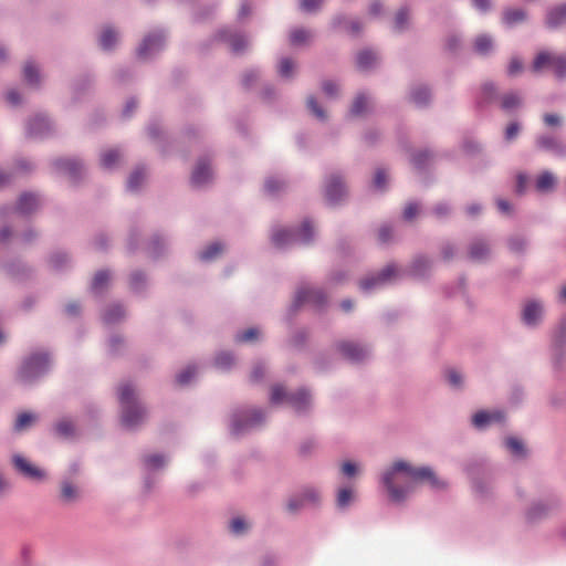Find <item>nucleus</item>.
<instances>
[{
  "mask_svg": "<svg viewBox=\"0 0 566 566\" xmlns=\"http://www.w3.org/2000/svg\"><path fill=\"white\" fill-rule=\"evenodd\" d=\"M380 483L395 504L403 503L417 484H427L433 491L448 488V482L439 478L431 467H413L403 460L395 461L386 468L380 474Z\"/></svg>",
  "mask_w": 566,
  "mask_h": 566,
  "instance_id": "f257e3e1",
  "label": "nucleus"
},
{
  "mask_svg": "<svg viewBox=\"0 0 566 566\" xmlns=\"http://www.w3.org/2000/svg\"><path fill=\"white\" fill-rule=\"evenodd\" d=\"M122 426L127 430H136L147 419V410L137 398L135 388L130 384H123L118 388Z\"/></svg>",
  "mask_w": 566,
  "mask_h": 566,
  "instance_id": "f03ea898",
  "label": "nucleus"
},
{
  "mask_svg": "<svg viewBox=\"0 0 566 566\" xmlns=\"http://www.w3.org/2000/svg\"><path fill=\"white\" fill-rule=\"evenodd\" d=\"M315 237V228L311 220L305 219L298 227L275 226L271 230V242L279 250L296 244L307 245Z\"/></svg>",
  "mask_w": 566,
  "mask_h": 566,
  "instance_id": "7ed1b4c3",
  "label": "nucleus"
},
{
  "mask_svg": "<svg viewBox=\"0 0 566 566\" xmlns=\"http://www.w3.org/2000/svg\"><path fill=\"white\" fill-rule=\"evenodd\" d=\"M51 366L49 352L34 350L22 359L17 371V381L23 386H32L49 374Z\"/></svg>",
  "mask_w": 566,
  "mask_h": 566,
  "instance_id": "20e7f679",
  "label": "nucleus"
},
{
  "mask_svg": "<svg viewBox=\"0 0 566 566\" xmlns=\"http://www.w3.org/2000/svg\"><path fill=\"white\" fill-rule=\"evenodd\" d=\"M270 401L272 405L287 403L296 413L305 415L313 405L312 394L306 388L287 391L282 385H274L271 389Z\"/></svg>",
  "mask_w": 566,
  "mask_h": 566,
  "instance_id": "39448f33",
  "label": "nucleus"
},
{
  "mask_svg": "<svg viewBox=\"0 0 566 566\" xmlns=\"http://www.w3.org/2000/svg\"><path fill=\"white\" fill-rule=\"evenodd\" d=\"M562 506L560 496L554 491H547L531 501L524 511L526 524L535 525L548 518Z\"/></svg>",
  "mask_w": 566,
  "mask_h": 566,
  "instance_id": "423d86ee",
  "label": "nucleus"
},
{
  "mask_svg": "<svg viewBox=\"0 0 566 566\" xmlns=\"http://www.w3.org/2000/svg\"><path fill=\"white\" fill-rule=\"evenodd\" d=\"M266 419L265 412L255 407H240L233 410L230 419V431L235 437L244 436L260 428Z\"/></svg>",
  "mask_w": 566,
  "mask_h": 566,
  "instance_id": "0eeeda50",
  "label": "nucleus"
},
{
  "mask_svg": "<svg viewBox=\"0 0 566 566\" xmlns=\"http://www.w3.org/2000/svg\"><path fill=\"white\" fill-rule=\"evenodd\" d=\"M495 102H499L503 112L513 113L523 106V96L518 91H509L500 95L493 82H485L481 87L479 103L488 105Z\"/></svg>",
  "mask_w": 566,
  "mask_h": 566,
  "instance_id": "6e6552de",
  "label": "nucleus"
},
{
  "mask_svg": "<svg viewBox=\"0 0 566 566\" xmlns=\"http://www.w3.org/2000/svg\"><path fill=\"white\" fill-rule=\"evenodd\" d=\"M546 305L542 298L530 297L522 303L520 319L528 329L538 328L545 319Z\"/></svg>",
  "mask_w": 566,
  "mask_h": 566,
  "instance_id": "1a4fd4ad",
  "label": "nucleus"
},
{
  "mask_svg": "<svg viewBox=\"0 0 566 566\" xmlns=\"http://www.w3.org/2000/svg\"><path fill=\"white\" fill-rule=\"evenodd\" d=\"M319 503V490L315 486L306 485L289 496L285 507L290 514H296L303 509L317 506Z\"/></svg>",
  "mask_w": 566,
  "mask_h": 566,
  "instance_id": "9d476101",
  "label": "nucleus"
},
{
  "mask_svg": "<svg viewBox=\"0 0 566 566\" xmlns=\"http://www.w3.org/2000/svg\"><path fill=\"white\" fill-rule=\"evenodd\" d=\"M167 33L163 29H156L144 36L137 48V57L142 61H150L160 53L166 44Z\"/></svg>",
  "mask_w": 566,
  "mask_h": 566,
  "instance_id": "9b49d317",
  "label": "nucleus"
},
{
  "mask_svg": "<svg viewBox=\"0 0 566 566\" xmlns=\"http://www.w3.org/2000/svg\"><path fill=\"white\" fill-rule=\"evenodd\" d=\"M400 273L394 263L387 264L377 273L366 276L359 282V289L369 293L398 281Z\"/></svg>",
  "mask_w": 566,
  "mask_h": 566,
  "instance_id": "f8f14e48",
  "label": "nucleus"
},
{
  "mask_svg": "<svg viewBox=\"0 0 566 566\" xmlns=\"http://www.w3.org/2000/svg\"><path fill=\"white\" fill-rule=\"evenodd\" d=\"M335 349L352 364H361L370 359L371 347L365 343L355 340H342L336 343Z\"/></svg>",
  "mask_w": 566,
  "mask_h": 566,
  "instance_id": "ddd939ff",
  "label": "nucleus"
},
{
  "mask_svg": "<svg viewBox=\"0 0 566 566\" xmlns=\"http://www.w3.org/2000/svg\"><path fill=\"white\" fill-rule=\"evenodd\" d=\"M464 471L472 482V490L476 497L488 499L493 491L492 483L484 479V469L479 461H470L465 464Z\"/></svg>",
  "mask_w": 566,
  "mask_h": 566,
  "instance_id": "4468645a",
  "label": "nucleus"
},
{
  "mask_svg": "<svg viewBox=\"0 0 566 566\" xmlns=\"http://www.w3.org/2000/svg\"><path fill=\"white\" fill-rule=\"evenodd\" d=\"M326 302L327 297L321 289L301 285L295 292L290 311L295 312L303 304H311L316 308H322L325 306Z\"/></svg>",
  "mask_w": 566,
  "mask_h": 566,
  "instance_id": "2eb2a0df",
  "label": "nucleus"
},
{
  "mask_svg": "<svg viewBox=\"0 0 566 566\" xmlns=\"http://www.w3.org/2000/svg\"><path fill=\"white\" fill-rule=\"evenodd\" d=\"M40 206L39 197L35 193L24 192L20 196L17 206L0 207V219H6L11 213H20L23 216L34 212Z\"/></svg>",
  "mask_w": 566,
  "mask_h": 566,
  "instance_id": "dca6fc26",
  "label": "nucleus"
},
{
  "mask_svg": "<svg viewBox=\"0 0 566 566\" xmlns=\"http://www.w3.org/2000/svg\"><path fill=\"white\" fill-rule=\"evenodd\" d=\"M27 135L33 138H45L54 133V124L45 114L32 116L25 125Z\"/></svg>",
  "mask_w": 566,
  "mask_h": 566,
  "instance_id": "f3484780",
  "label": "nucleus"
},
{
  "mask_svg": "<svg viewBox=\"0 0 566 566\" xmlns=\"http://www.w3.org/2000/svg\"><path fill=\"white\" fill-rule=\"evenodd\" d=\"M325 198L326 200L335 205L339 202L346 195V185L344 178L338 172H333L325 179Z\"/></svg>",
  "mask_w": 566,
  "mask_h": 566,
  "instance_id": "a211bd4d",
  "label": "nucleus"
},
{
  "mask_svg": "<svg viewBox=\"0 0 566 566\" xmlns=\"http://www.w3.org/2000/svg\"><path fill=\"white\" fill-rule=\"evenodd\" d=\"M53 167L74 182L78 181L85 172L83 161L77 158H57L53 161Z\"/></svg>",
  "mask_w": 566,
  "mask_h": 566,
  "instance_id": "6ab92c4d",
  "label": "nucleus"
},
{
  "mask_svg": "<svg viewBox=\"0 0 566 566\" xmlns=\"http://www.w3.org/2000/svg\"><path fill=\"white\" fill-rule=\"evenodd\" d=\"M168 463V458L161 453H151L143 457V464L146 472L145 476V489L150 490L155 484L151 474L163 470Z\"/></svg>",
  "mask_w": 566,
  "mask_h": 566,
  "instance_id": "aec40b11",
  "label": "nucleus"
},
{
  "mask_svg": "<svg viewBox=\"0 0 566 566\" xmlns=\"http://www.w3.org/2000/svg\"><path fill=\"white\" fill-rule=\"evenodd\" d=\"M505 413L500 409L480 410L472 416V426L480 431L486 430L492 424L503 423Z\"/></svg>",
  "mask_w": 566,
  "mask_h": 566,
  "instance_id": "412c9836",
  "label": "nucleus"
},
{
  "mask_svg": "<svg viewBox=\"0 0 566 566\" xmlns=\"http://www.w3.org/2000/svg\"><path fill=\"white\" fill-rule=\"evenodd\" d=\"M216 38L219 41L228 43L231 51L235 54L242 53L250 44L249 39L244 34L234 32L230 28L220 29Z\"/></svg>",
  "mask_w": 566,
  "mask_h": 566,
  "instance_id": "4be33fe9",
  "label": "nucleus"
},
{
  "mask_svg": "<svg viewBox=\"0 0 566 566\" xmlns=\"http://www.w3.org/2000/svg\"><path fill=\"white\" fill-rule=\"evenodd\" d=\"M535 145L538 149L551 153L555 157H566V145L562 139L551 134L538 135Z\"/></svg>",
  "mask_w": 566,
  "mask_h": 566,
  "instance_id": "5701e85b",
  "label": "nucleus"
},
{
  "mask_svg": "<svg viewBox=\"0 0 566 566\" xmlns=\"http://www.w3.org/2000/svg\"><path fill=\"white\" fill-rule=\"evenodd\" d=\"M122 38L118 28L113 24H105L98 34V45L105 52H112L116 49Z\"/></svg>",
  "mask_w": 566,
  "mask_h": 566,
  "instance_id": "b1692460",
  "label": "nucleus"
},
{
  "mask_svg": "<svg viewBox=\"0 0 566 566\" xmlns=\"http://www.w3.org/2000/svg\"><path fill=\"white\" fill-rule=\"evenodd\" d=\"M12 464L14 469L22 474L23 476L31 480H42L45 476V473L40 468L34 467L21 454L12 455Z\"/></svg>",
  "mask_w": 566,
  "mask_h": 566,
  "instance_id": "393cba45",
  "label": "nucleus"
},
{
  "mask_svg": "<svg viewBox=\"0 0 566 566\" xmlns=\"http://www.w3.org/2000/svg\"><path fill=\"white\" fill-rule=\"evenodd\" d=\"M212 180V169L207 158H200L191 174V185L202 188Z\"/></svg>",
  "mask_w": 566,
  "mask_h": 566,
  "instance_id": "a878e982",
  "label": "nucleus"
},
{
  "mask_svg": "<svg viewBox=\"0 0 566 566\" xmlns=\"http://www.w3.org/2000/svg\"><path fill=\"white\" fill-rule=\"evenodd\" d=\"M470 260L474 262H485L491 255V243L488 239L479 237L474 238L468 250Z\"/></svg>",
  "mask_w": 566,
  "mask_h": 566,
  "instance_id": "bb28decb",
  "label": "nucleus"
},
{
  "mask_svg": "<svg viewBox=\"0 0 566 566\" xmlns=\"http://www.w3.org/2000/svg\"><path fill=\"white\" fill-rule=\"evenodd\" d=\"M433 261L426 255L416 256L408 268V273L418 280H423L431 273Z\"/></svg>",
  "mask_w": 566,
  "mask_h": 566,
  "instance_id": "cd10ccee",
  "label": "nucleus"
},
{
  "mask_svg": "<svg viewBox=\"0 0 566 566\" xmlns=\"http://www.w3.org/2000/svg\"><path fill=\"white\" fill-rule=\"evenodd\" d=\"M123 157V153L119 148H107L101 151L99 155V166L107 171H113Z\"/></svg>",
  "mask_w": 566,
  "mask_h": 566,
  "instance_id": "c85d7f7f",
  "label": "nucleus"
},
{
  "mask_svg": "<svg viewBox=\"0 0 566 566\" xmlns=\"http://www.w3.org/2000/svg\"><path fill=\"white\" fill-rule=\"evenodd\" d=\"M409 99L418 108L428 106L431 101L430 88L423 84L412 86L409 93Z\"/></svg>",
  "mask_w": 566,
  "mask_h": 566,
  "instance_id": "c756f323",
  "label": "nucleus"
},
{
  "mask_svg": "<svg viewBox=\"0 0 566 566\" xmlns=\"http://www.w3.org/2000/svg\"><path fill=\"white\" fill-rule=\"evenodd\" d=\"M22 75H23L24 82L29 86L34 87V88H39L41 86L42 74H41L40 67L38 66V64L34 61L30 60V61L25 62L23 70H22Z\"/></svg>",
  "mask_w": 566,
  "mask_h": 566,
  "instance_id": "7c9ffc66",
  "label": "nucleus"
},
{
  "mask_svg": "<svg viewBox=\"0 0 566 566\" xmlns=\"http://www.w3.org/2000/svg\"><path fill=\"white\" fill-rule=\"evenodd\" d=\"M473 50L480 56H489L494 51V40L490 34L483 33L475 36Z\"/></svg>",
  "mask_w": 566,
  "mask_h": 566,
  "instance_id": "2f4dec72",
  "label": "nucleus"
},
{
  "mask_svg": "<svg viewBox=\"0 0 566 566\" xmlns=\"http://www.w3.org/2000/svg\"><path fill=\"white\" fill-rule=\"evenodd\" d=\"M126 317V311L119 303H114L105 308L102 319L107 325H114L122 322Z\"/></svg>",
  "mask_w": 566,
  "mask_h": 566,
  "instance_id": "473e14b6",
  "label": "nucleus"
},
{
  "mask_svg": "<svg viewBox=\"0 0 566 566\" xmlns=\"http://www.w3.org/2000/svg\"><path fill=\"white\" fill-rule=\"evenodd\" d=\"M112 274L108 270H99L94 275L91 283V292L95 295H102L109 286Z\"/></svg>",
  "mask_w": 566,
  "mask_h": 566,
  "instance_id": "72a5a7b5",
  "label": "nucleus"
},
{
  "mask_svg": "<svg viewBox=\"0 0 566 566\" xmlns=\"http://www.w3.org/2000/svg\"><path fill=\"white\" fill-rule=\"evenodd\" d=\"M557 57L558 54H554L546 50L538 52L532 63V71L534 73H541L544 69L553 67L554 61Z\"/></svg>",
  "mask_w": 566,
  "mask_h": 566,
  "instance_id": "f704fd0d",
  "label": "nucleus"
},
{
  "mask_svg": "<svg viewBox=\"0 0 566 566\" xmlns=\"http://www.w3.org/2000/svg\"><path fill=\"white\" fill-rule=\"evenodd\" d=\"M566 23V2L548 10L546 14V24L551 29H556Z\"/></svg>",
  "mask_w": 566,
  "mask_h": 566,
  "instance_id": "c9c22d12",
  "label": "nucleus"
},
{
  "mask_svg": "<svg viewBox=\"0 0 566 566\" xmlns=\"http://www.w3.org/2000/svg\"><path fill=\"white\" fill-rule=\"evenodd\" d=\"M147 176L146 168L144 166H137L128 176L126 181V189L129 192H137Z\"/></svg>",
  "mask_w": 566,
  "mask_h": 566,
  "instance_id": "e433bc0d",
  "label": "nucleus"
},
{
  "mask_svg": "<svg viewBox=\"0 0 566 566\" xmlns=\"http://www.w3.org/2000/svg\"><path fill=\"white\" fill-rule=\"evenodd\" d=\"M287 188L286 180L281 176H270L265 179L264 190L271 197H276Z\"/></svg>",
  "mask_w": 566,
  "mask_h": 566,
  "instance_id": "4c0bfd02",
  "label": "nucleus"
},
{
  "mask_svg": "<svg viewBox=\"0 0 566 566\" xmlns=\"http://www.w3.org/2000/svg\"><path fill=\"white\" fill-rule=\"evenodd\" d=\"M53 431L63 439H72L75 437L76 428L72 419L65 417L55 422Z\"/></svg>",
  "mask_w": 566,
  "mask_h": 566,
  "instance_id": "58836bf2",
  "label": "nucleus"
},
{
  "mask_svg": "<svg viewBox=\"0 0 566 566\" xmlns=\"http://www.w3.org/2000/svg\"><path fill=\"white\" fill-rule=\"evenodd\" d=\"M526 11L521 8H509L505 9L502 15V22L509 27L513 28L526 20Z\"/></svg>",
  "mask_w": 566,
  "mask_h": 566,
  "instance_id": "ea45409f",
  "label": "nucleus"
},
{
  "mask_svg": "<svg viewBox=\"0 0 566 566\" xmlns=\"http://www.w3.org/2000/svg\"><path fill=\"white\" fill-rule=\"evenodd\" d=\"M224 250L221 242H212L198 253L200 261L208 263L218 259Z\"/></svg>",
  "mask_w": 566,
  "mask_h": 566,
  "instance_id": "a19ab883",
  "label": "nucleus"
},
{
  "mask_svg": "<svg viewBox=\"0 0 566 566\" xmlns=\"http://www.w3.org/2000/svg\"><path fill=\"white\" fill-rule=\"evenodd\" d=\"M376 62H377L376 53L368 49L361 50L356 56L357 67L361 71L370 70L371 67H374Z\"/></svg>",
  "mask_w": 566,
  "mask_h": 566,
  "instance_id": "79ce46f5",
  "label": "nucleus"
},
{
  "mask_svg": "<svg viewBox=\"0 0 566 566\" xmlns=\"http://www.w3.org/2000/svg\"><path fill=\"white\" fill-rule=\"evenodd\" d=\"M148 286V280L144 272L136 270L132 272L129 277V287L134 293L140 294Z\"/></svg>",
  "mask_w": 566,
  "mask_h": 566,
  "instance_id": "37998d69",
  "label": "nucleus"
},
{
  "mask_svg": "<svg viewBox=\"0 0 566 566\" xmlns=\"http://www.w3.org/2000/svg\"><path fill=\"white\" fill-rule=\"evenodd\" d=\"M49 263L55 271H63L70 266L71 259L66 252L56 251L49 256Z\"/></svg>",
  "mask_w": 566,
  "mask_h": 566,
  "instance_id": "c03bdc74",
  "label": "nucleus"
},
{
  "mask_svg": "<svg viewBox=\"0 0 566 566\" xmlns=\"http://www.w3.org/2000/svg\"><path fill=\"white\" fill-rule=\"evenodd\" d=\"M296 71V64L291 57H281L277 63V74L283 80L293 78Z\"/></svg>",
  "mask_w": 566,
  "mask_h": 566,
  "instance_id": "a18cd8bd",
  "label": "nucleus"
},
{
  "mask_svg": "<svg viewBox=\"0 0 566 566\" xmlns=\"http://www.w3.org/2000/svg\"><path fill=\"white\" fill-rule=\"evenodd\" d=\"M36 418L38 416L32 412H22L18 415L13 424L14 432H23L30 429L34 421L36 420Z\"/></svg>",
  "mask_w": 566,
  "mask_h": 566,
  "instance_id": "49530a36",
  "label": "nucleus"
},
{
  "mask_svg": "<svg viewBox=\"0 0 566 566\" xmlns=\"http://www.w3.org/2000/svg\"><path fill=\"white\" fill-rule=\"evenodd\" d=\"M234 356L232 353L230 352H220L216 355L214 357V360H213V365L216 368L222 370V371H227L229 369H231V367L234 365Z\"/></svg>",
  "mask_w": 566,
  "mask_h": 566,
  "instance_id": "de8ad7c7",
  "label": "nucleus"
},
{
  "mask_svg": "<svg viewBox=\"0 0 566 566\" xmlns=\"http://www.w3.org/2000/svg\"><path fill=\"white\" fill-rule=\"evenodd\" d=\"M504 447L515 458H524L526 454V450L523 442L515 437L506 438L504 440Z\"/></svg>",
  "mask_w": 566,
  "mask_h": 566,
  "instance_id": "09e8293b",
  "label": "nucleus"
},
{
  "mask_svg": "<svg viewBox=\"0 0 566 566\" xmlns=\"http://www.w3.org/2000/svg\"><path fill=\"white\" fill-rule=\"evenodd\" d=\"M409 27V9L407 7L400 8L394 21V31L397 33H401L406 31Z\"/></svg>",
  "mask_w": 566,
  "mask_h": 566,
  "instance_id": "8fccbe9b",
  "label": "nucleus"
},
{
  "mask_svg": "<svg viewBox=\"0 0 566 566\" xmlns=\"http://www.w3.org/2000/svg\"><path fill=\"white\" fill-rule=\"evenodd\" d=\"M61 500L65 504H71L76 501L78 496V490L69 481L62 482L61 485Z\"/></svg>",
  "mask_w": 566,
  "mask_h": 566,
  "instance_id": "3c124183",
  "label": "nucleus"
},
{
  "mask_svg": "<svg viewBox=\"0 0 566 566\" xmlns=\"http://www.w3.org/2000/svg\"><path fill=\"white\" fill-rule=\"evenodd\" d=\"M167 247V240L158 234L154 235L148 243V253L153 258L160 256Z\"/></svg>",
  "mask_w": 566,
  "mask_h": 566,
  "instance_id": "603ef678",
  "label": "nucleus"
},
{
  "mask_svg": "<svg viewBox=\"0 0 566 566\" xmlns=\"http://www.w3.org/2000/svg\"><path fill=\"white\" fill-rule=\"evenodd\" d=\"M368 102L369 97L365 92L358 93L350 107V114L353 116H360L364 114L368 107Z\"/></svg>",
  "mask_w": 566,
  "mask_h": 566,
  "instance_id": "864d4df0",
  "label": "nucleus"
},
{
  "mask_svg": "<svg viewBox=\"0 0 566 566\" xmlns=\"http://www.w3.org/2000/svg\"><path fill=\"white\" fill-rule=\"evenodd\" d=\"M261 337V331L258 327H250L245 331L238 332L234 335L235 343H251L259 340Z\"/></svg>",
  "mask_w": 566,
  "mask_h": 566,
  "instance_id": "5fc2aeb1",
  "label": "nucleus"
},
{
  "mask_svg": "<svg viewBox=\"0 0 566 566\" xmlns=\"http://www.w3.org/2000/svg\"><path fill=\"white\" fill-rule=\"evenodd\" d=\"M198 375V367L196 365H188L176 377V381L180 386L189 385Z\"/></svg>",
  "mask_w": 566,
  "mask_h": 566,
  "instance_id": "6e6d98bb",
  "label": "nucleus"
},
{
  "mask_svg": "<svg viewBox=\"0 0 566 566\" xmlns=\"http://www.w3.org/2000/svg\"><path fill=\"white\" fill-rule=\"evenodd\" d=\"M312 38V32L304 28H297L290 32V43L292 45H302Z\"/></svg>",
  "mask_w": 566,
  "mask_h": 566,
  "instance_id": "4d7b16f0",
  "label": "nucleus"
},
{
  "mask_svg": "<svg viewBox=\"0 0 566 566\" xmlns=\"http://www.w3.org/2000/svg\"><path fill=\"white\" fill-rule=\"evenodd\" d=\"M527 240L522 235H512L507 239V247L512 253L523 254L527 249Z\"/></svg>",
  "mask_w": 566,
  "mask_h": 566,
  "instance_id": "13d9d810",
  "label": "nucleus"
},
{
  "mask_svg": "<svg viewBox=\"0 0 566 566\" xmlns=\"http://www.w3.org/2000/svg\"><path fill=\"white\" fill-rule=\"evenodd\" d=\"M354 493L350 488H342L337 492L336 506L338 510L345 511L350 505Z\"/></svg>",
  "mask_w": 566,
  "mask_h": 566,
  "instance_id": "bf43d9fd",
  "label": "nucleus"
},
{
  "mask_svg": "<svg viewBox=\"0 0 566 566\" xmlns=\"http://www.w3.org/2000/svg\"><path fill=\"white\" fill-rule=\"evenodd\" d=\"M446 379L449 386L453 389H462L464 386L463 374L454 368H450L446 371Z\"/></svg>",
  "mask_w": 566,
  "mask_h": 566,
  "instance_id": "052dcab7",
  "label": "nucleus"
},
{
  "mask_svg": "<svg viewBox=\"0 0 566 566\" xmlns=\"http://www.w3.org/2000/svg\"><path fill=\"white\" fill-rule=\"evenodd\" d=\"M554 185L555 177L548 170L542 172L536 180V189L541 192H545L553 189Z\"/></svg>",
  "mask_w": 566,
  "mask_h": 566,
  "instance_id": "680f3d73",
  "label": "nucleus"
},
{
  "mask_svg": "<svg viewBox=\"0 0 566 566\" xmlns=\"http://www.w3.org/2000/svg\"><path fill=\"white\" fill-rule=\"evenodd\" d=\"M566 342V315L560 319L559 324L557 325L554 335H553V343L556 348V350L560 349Z\"/></svg>",
  "mask_w": 566,
  "mask_h": 566,
  "instance_id": "e2e57ef3",
  "label": "nucleus"
},
{
  "mask_svg": "<svg viewBox=\"0 0 566 566\" xmlns=\"http://www.w3.org/2000/svg\"><path fill=\"white\" fill-rule=\"evenodd\" d=\"M433 158V153L429 149H423L415 153L411 157L412 165L418 168L422 169L427 166V164Z\"/></svg>",
  "mask_w": 566,
  "mask_h": 566,
  "instance_id": "0e129e2a",
  "label": "nucleus"
},
{
  "mask_svg": "<svg viewBox=\"0 0 566 566\" xmlns=\"http://www.w3.org/2000/svg\"><path fill=\"white\" fill-rule=\"evenodd\" d=\"M229 528L233 535L241 536L248 532L249 524L243 517L238 516L231 520Z\"/></svg>",
  "mask_w": 566,
  "mask_h": 566,
  "instance_id": "69168bd1",
  "label": "nucleus"
},
{
  "mask_svg": "<svg viewBox=\"0 0 566 566\" xmlns=\"http://www.w3.org/2000/svg\"><path fill=\"white\" fill-rule=\"evenodd\" d=\"M553 71L555 76L558 80H565L566 78V55L565 54H558V57L555 59Z\"/></svg>",
  "mask_w": 566,
  "mask_h": 566,
  "instance_id": "338daca9",
  "label": "nucleus"
},
{
  "mask_svg": "<svg viewBox=\"0 0 566 566\" xmlns=\"http://www.w3.org/2000/svg\"><path fill=\"white\" fill-rule=\"evenodd\" d=\"M4 99L9 106L15 108L23 104V96L15 88H10L4 93Z\"/></svg>",
  "mask_w": 566,
  "mask_h": 566,
  "instance_id": "774afa93",
  "label": "nucleus"
}]
</instances>
